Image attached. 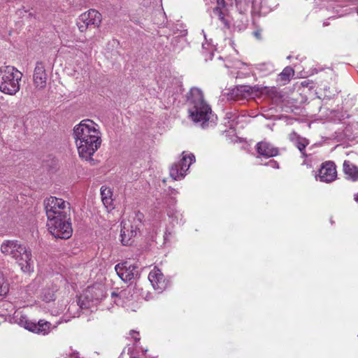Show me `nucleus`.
I'll return each instance as SVG.
<instances>
[{"instance_id":"f257e3e1","label":"nucleus","mask_w":358,"mask_h":358,"mask_svg":"<svg viewBox=\"0 0 358 358\" xmlns=\"http://www.w3.org/2000/svg\"><path fill=\"white\" fill-rule=\"evenodd\" d=\"M73 135L79 156L93 161L92 156L101 144L99 126L90 119L83 120L74 127Z\"/></svg>"},{"instance_id":"f03ea898","label":"nucleus","mask_w":358,"mask_h":358,"mask_svg":"<svg viewBox=\"0 0 358 358\" xmlns=\"http://www.w3.org/2000/svg\"><path fill=\"white\" fill-rule=\"evenodd\" d=\"M187 106L189 117L194 123L202 128L209 126L213 115L200 89L193 87L190 90L187 94Z\"/></svg>"},{"instance_id":"7ed1b4c3","label":"nucleus","mask_w":358,"mask_h":358,"mask_svg":"<svg viewBox=\"0 0 358 358\" xmlns=\"http://www.w3.org/2000/svg\"><path fill=\"white\" fill-rule=\"evenodd\" d=\"M2 253L14 258L23 272H31L34 269L31 251L17 241H6L1 245Z\"/></svg>"},{"instance_id":"20e7f679","label":"nucleus","mask_w":358,"mask_h":358,"mask_svg":"<svg viewBox=\"0 0 358 358\" xmlns=\"http://www.w3.org/2000/svg\"><path fill=\"white\" fill-rule=\"evenodd\" d=\"M22 74L13 66L0 68V91L4 94L14 95L20 90V81Z\"/></svg>"},{"instance_id":"39448f33","label":"nucleus","mask_w":358,"mask_h":358,"mask_svg":"<svg viewBox=\"0 0 358 358\" xmlns=\"http://www.w3.org/2000/svg\"><path fill=\"white\" fill-rule=\"evenodd\" d=\"M47 225L51 234L56 238L68 239L72 236L71 214L66 217L48 219Z\"/></svg>"},{"instance_id":"423d86ee","label":"nucleus","mask_w":358,"mask_h":358,"mask_svg":"<svg viewBox=\"0 0 358 358\" xmlns=\"http://www.w3.org/2000/svg\"><path fill=\"white\" fill-rule=\"evenodd\" d=\"M44 206L48 219L66 217L71 212V206L69 202L55 196L46 199L44 201Z\"/></svg>"},{"instance_id":"0eeeda50","label":"nucleus","mask_w":358,"mask_h":358,"mask_svg":"<svg viewBox=\"0 0 358 358\" xmlns=\"http://www.w3.org/2000/svg\"><path fill=\"white\" fill-rule=\"evenodd\" d=\"M194 162L195 157L193 154L183 152L182 158L171 166L170 176L175 180L183 179L190 165Z\"/></svg>"},{"instance_id":"6e6552de","label":"nucleus","mask_w":358,"mask_h":358,"mask_svg":"<svg viewBox=\"0 0 358 358\" xmlns=\"http://www.w3.org/2000/svg\"><path fill=\"white\" fill-rule=\"evenodd\" d=\"M102 20L101 14L94 9L82 13L77 20V26L81 32H85L90 26L99 27Z\"/></svg>"},{"instance_id":"1a4fd4ad","label":"nucleus","mask_w":358,"mask_h":358,"mask_svg":"<svg viewBox=\"0 0 358 358\" xmlns=\"http://www.w3.org/2000/svg\"><path fill=\"white\" fill-rule=\"evenodd\" d=\"M318 172L316 178L322 182L329 183L337 178L336 166L335 163L331 161L323 162Z\"/></svg>"},{"instance_id":"9d476101","label":"nucleus","mask_w":358,"mask_h":358,"mask_svg":"<svg viewBox=\"0 0 358 358\" xmlns=\"http://www.w3.org/2000/svg\"><path fill=\"white\" fill-rule=\"evenodd\" d=\"M148 279L153 288L159 293L162 292L169 285V280L164 278L162 271L156 267L150 272Z\"/></svg>"},{"instance_id":"9b49d317","label":"nucleus","mask_w":358,"mask_h":358,"mask_svg":"<svg viewBox=\"0 0 358 358\" xmlns=\"http://www.w3.org/2000/svg\"><path fill=\"white\" fill-rule=\"evenodd\" d=\"M118 276L124 281H129L138 275L137 267L128 262L118 264L115 266Z\"/></svg>"},{"instance_id":"f8f14e48","label":"nucleus","mask_w":358,"mask_h":358,"mask_svg":"<svg viewBox=\"0 0 358 358\" xmlns=\"http://www.w3.org/2000/svg\"><path fill=\"white\" fill-rule=\"evenodd\" d=\"M47 78L48 76L44 64L42 62H37L33 75L34 86L39 90L45 88Z\"/></svg>"},{"instance_id":"ddd939ff","label":"nucleus","mask_w":358,"mask_h":358,"mask_svg":"<svg viewBox=\"0 0 358 358\" xmlns=\"http://www.w3.org/2000/svg\"><path fill=\"white\" fill-rule=\"evenodd\" d=\"M26 329L41 335H47L50 331L51 324L43 320L38 322L26 320L24 324Z\"/></svg>"},{"instance_id":"4468645a","label":"nucleus","mask_w":358,"mask_h":358,"mask_svg":"<svg viewBox=\"0 0 358 358\" xmlns=\"http://www.w3.org/2000/svg\"><path fill=\"white\" fill-rule=\"evenodd\" d=\"M121 225V242L124 245H131L132 243V238L137 234L136 227H134L132 225L124 221L122 222Z\"/></svg>"},{"instance_id":"2eb2a0df","label":"nucleus","mask_w":358,"mask_h":358,"mask_svg":"<svg viewBox=\"0 0 358 358\" xmlns=\"http://www.w3.org/2000/svg\"><path fill=\"white\" fill-rule=\"evenodd\" d=\"M257 152L265 157H272L278 155V149L266 141H261L256 145Z\"/></svg>"},{"instance_id":"dca6fc26","label":"nucleus","mask_w":358,"mask_h":358,"mask_svg":"<svg viewBox=\"0 0 358 358\" xmlns=\"http://www.w3.org/2000/svg\"><path fill=\"white\" fill-rule=\"evenodd\" d=\"M272 10V6L266 3V0H252V13L266 15Z\"/></svg>"},{"instance_id":"f3484780","label":"nucleus","mask_w":358,"mask_h":358,"mask_svg":"<svg viewBox=\"0 0 358 358\" xmlns=\"http://www.w3.org/2000/svg\"><path fill=\"white\" fill-rule=\"evenodd\" d=\"M101 195L103 205L107 208H113V200L112 199L113 192L111 189L108 187H101Z\"/></svg>"},{"instance_id":"a211bd4d","label":"nucleus","mask_w":358,"mask_h":358,"mask_svg":"<svg viewBox=\"0 0 358 358\" xmlns=\"http://www.w3.org/2000/svg\"><path fill=\"white\" fill-rule=\"evenodd\" d=\"M343 171L352 180H358V169L350 161H345L343 163Z\"/></svg>"},{"instance_id":"6ab92c4d","label":"nucleus","mask_w":358,"mask_h":358,"mask_svg":"<svg viewBox=\"0 0 358 358\" xmlns=\"http://www.w3.org/2000/svg\"><path fill=\"white\" fill-rule=\"evenodd\" d=\"M225 6L226 3L224 0H217V6L213 10V15L214 16H217L221 22H222L226 26L229 27V24L224 18V13L223 11Z\"/></svg>"},{"instance_id":"aec40b11","label":"nucleus","mask_w":358,"mask_h":358,"mask_svg":"<svg viewBox=\"0 0 358 358\" xmlns=\"http://www.w3.org/2000/svg\"><path fill=\"white\" fill-rule=\"evenodd\" d=\"M237 92H240L245 98H251L257 95V93L259 92V87L243 85L237 88Z\"/></svg>"},{"instance_id":"412c9836","label":"nucleus","mask_w":358,"mask_h":358,"mask_svg":"<svg viewBox=\"0 0 358 358\" xmlns=\"http://www.w3.org/2000/svg\"><path fill=\"white\" fill-rule=\"evenodd\" d=\"M134 289L133 286H128L126 289L122 290L119 294L113 292L111 296L113 298L117 297L119 299H126L130 301L134 299Z\"/></svg>"},{"instance_id":"4be33fe9","label":"nucleus","mask_w":358,"mask_h":358,"mask_svg":"<svg viewBox=\"0 0 358 358\" xmlns=\"http://www.w3.org/2000/svg\"><path fill=\"white\" fill-rule=\"evenodd\" d=\"M294 70L290 66L285 67L278 76V81L281 82L283 85L287 83L291 77L294 75Z\"/></svg>"},{"instance_id":"5701e85b","label":"nucleus","mask_w":358,"mask_h":358,"mask_svg":"<svg viewBox=\"0 0 358 358\" xmlns=\"http://www.w3.org/2000/svg\"><path fill=\"white\" fill-rule=\"evenodd\" d=\"M255 69L263 76L268 75L274 71V66L270 62L257 64L255 65Z\"/></svg>"},{"instance_id":"b1692460","label":"nucleus","mask_w":358,"mask_h":358,"mask_svg":"<svg viewBox=\"0 0 358 358\" xmlns=\"http://www.w3.org/2000/svg\"><path fill=\"white\" fill-rule=\"evenodd\" d=\"M41 299L43 301L49 303L55 299V290L52 288H45L41 292Z\"/></svg>"},{"instance_id":"393cba45","label":"nucleus","mask_w":358,"mask_h":358,"mask_svg":"<svg viewBox=\"0 0 358 358\" xmlns=\"http://www.w3.org/2000/svg\"><path fill=\"white\" fill-rule=\"evenodd\" d=\"M168 216L170 219H171L172 222L176 224H182V215L178 210L173 208H170L168 210Z\"/></svg>"},{"instance_id":"a878e982","label":"nucleus","mask_w":358,"mask_h":358,"mask_svg":"<svg viewBox=\"0 0 358 358\" xmlns=\"http://www.w3.org/2000/svg\"><path fill=\"white\" fill-rule=\"evenodd\" d=\"M9 291L8 283L3 274L0 272V296H5Z\"/></svg>"},{"instance_id":"bb28decb","label":"nucleus","mask_w":358,"mask_h":358,"mask_svg":"<svg viewBox=\"0 0 358 358\" xmlns=\"http://www.w3.org/2000/svg\"><path fill=\"white\" fill-rule=\"evenodd\" d=\"M309 144V141L306 138L301 137L294 145L297 147L299 150L302 154L303 157H306L305 153L306 147Z\"/></svg>"},{"instance_id":"cd10ccee","label":"nucleus","mask_w":358,"mask_h":358,"mask_svg":"<svg viewBox=\"0 0 358 358\" xmlns=\"http://www.w3.org/2000/svg\"><path fill=\"white\" fill-rule=\"evenodd\" d=\"M237 9L239 13L243 15L245 13L249 8V2L247 0H236Z\"/></svg>"},{"instance_id":"c85d7f7f","label":"nucleus","mask_w":358,"mask_h":358,"mask_svg":"<svg viewBox=\"0 0 358 358\" xmlns=\"http://www.w3.org/2000/svg\"><path fill=\"white\" fill-rule=\"evenodd\" d=\"M248 19L246 17L242 16L241 20V24H238L236 26L239 30L245 29L248 25Z\"/></svg>"},{"instance_id":"c756f323","label":"nucleus","mask_w":358,"mask_h":358,"mask_svg":"<svg viewBox=\"0 0 358 358\" xmlns=\"http://www.w3.org/2000/svg\"><path fill=\"white\" fill-rule=\"evenodd\" d=\"M301 136H300L295 131H292L289 134V139L295 143L299 138H301Z\"/></svg>"},{"instance_id":"7c9ffc66","label":"nucleus","mask_w":358,"mask_h":358,"mask_svg":"<svg viewBox=\"0 0 358 358\" xmlns=\"http://www.w3.org/2000/svg\"><path fill=\"white\" fill-rule=\"evenodd\" d=\"M130 336L134 338L135 342H138L140 341L139 333L134 330H131L129 333Z\"/></svg>"},{"instance_id":"2f4dec72","label":"nucleus","mask_w":358,"mask_h":358,"mask_svg":"<svg viewBox=\"0 0 358 358\" xmlns=\"http://www.w3.org/2000/svg\"><path fill=\"white\" fill-rule=\"evenodd\" d=\"M266 165L269 166L273 169L279 168V164L273 159L270 160L267 164H266Z\"/></svg>"},{"instance_id":"473e14b6","label":"nucleus","mask_w":358,"mask_h":358,"mask_svg":"<svg viewBox=\"0 0 358 358\" xmlns=\"http://www.w3.org/2000/svg\"><path fill=\"white\" fill-rule=\"evenodd\" d=\"M171 232L168 230H166L164 232V243H166L167 241H169V238L171 236Z\"/></svg>"},{"instance_id":"72a5a7b5","label":"nucleus","mask_w":358,"mask_h":358,"mask_svg":"<svg viewBox=\"0 0 358 358\" xmlns=\"http://www.w3.org/2000/svg\"><path fill=\"white\" fill-rule=\"evenodd\" d=\"M144 216H143V214L140 213V212H138L136 214V219L139 221L140 222H141L142 220L143 219Z\"/></svg>"},{"instance_id":"f704fd0d","label":"nucleus","mask_w":358,"mask_h":358,"mask_svg":"<svg viewBox=\"0 0 358 358\" xmlns=\"http://www.w3.org/2000/svg\"><path fill=\"white\" fill-rule=\"evenodd\" d=\"M243 64V65H245V63H242V62H240L239 61H236L235 62V63L231 66H234V67H236V68H238V64Z\"/></svg>"},{"instance_id":"c9c22d12","label":"nucleus","mask_w":358,"mask_h":358,"mask_svg":"<svg viewBox=\"0 0 358 358\" xmlns=\"http://www.w3.org/2000/svg\"><path fill=\"white\" fill-rule=\"evenodd\" d=\"M354 199H355V201L356 202H357V203H358V193H357V194H355L354 195Z\"/></svg>"},{"instance_id":"e433bc0d","label":"nucleus","mask_w":358,"mask_h":358,"mask_svg":"<svg viewBox=\"0 0 358 358\" xmlns=\"http://www.w3.org/2000/svg\"><path fill=\"white\" fill-rule=\"evenodd\" d=\"M115 303H116L117 304H120V302L118 300H116V299L115 300Z\"/></svg>"},{"instance_id":"4c0bfd02","label":"nucleus","mask_w":358,"mask_h":358,"mask_svg":"<svg viewBox=\"0 0 358 358\" xmlns=\"http://www.w3.org/2000/svg\"><path fill=\"white\" fill-rule=\"evenodd\" d=\"M255 35L257 36V37H259V34L257 32H255Z\"/></svg>"},{"instance_id":"58836bf2","label":"nucleus","mask_w":358,"mask_h":358,"mask_svg":"<svg viewBox=\"0 0 358 358\" xmlns=\"http://www.w3.org/2000/svg\"><path fill=\"white\" fill-rule=\"evenodd\" d=\"M225 66H226V67H227V68L231 67V66H229V65H228V64H225Z\"/></svg>"},{"instance_id":"ea45409f","label":"nucleus","mask_w":358,"mask_h":358,"mask_svg":"<svg viewBox=\"0 0 358 358\" xmlns=\"http://www.w3.org/2000/svg\"><path fill=\"white\" fill-rule=\"evenodd\" d=\"M357 14H358V9H357Z\"/></svg>"}]
</instances>
